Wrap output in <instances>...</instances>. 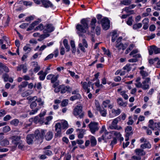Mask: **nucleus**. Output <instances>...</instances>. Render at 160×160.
<instances>
[{
  "label": "nucleus",
  "mask_w": 160,
  "mask_h": 160,
  "mask_svg": "<svg viewBox=\"0 0 160 160\" xmlns=\"http://www.w3.org/2000/svg\"><path fill=\"white\" fill-rule=\"evenodd\" d=\"M58 75H53L51 79V82L52 84V87L54 89L59 85V81L58 80Z\"/></svg>",
  "instance_id": "1a4fd4ad"
},
{
  "label": "nucleus",
  "mask_w": 160,
  "mask_h": 160,
  "mask_svg": "<svg viewBox=\"0 0 160 160\" xmlns=\"http://www.w3.org/2000/svg\"><path fill=\"white\" fill-rule=\"evenodd\" d=\"M81 97L80 94H77L76 95H74L71 97L70 98L71 101H73L75 100L80 98Z\"/></svg>",
  "instance_id": "e433bc0d"
},
{
  "label": "nucleus",
  "mask_w": 160,
  "mask_h": 160,
  "mask_svg": "<svg viewBox=\"0 0 160 160\" xmlns=\"http://www.w3.org/2000/svg\"><path fill=\"white\" fill-rule=\"evenodd\" d=\"M88 21H81V24H78L76 27L78 30V34L79 36H82L81 32L85 33L86 32L88 28Z\"/></svg>",
  "instance_id": "f257e3e1"
},
{
  "label": "nucleus",
  "mask_w": 160,
  "mask_h": 160,
  "mask_svg": "<svg viewBox=\"0 0 160 160\" xmlns=\"http://www.w3.org/2000/svg\"><path fill=\"white\" fill-rule=\"evenodd\" d=\"M72 90V88L68 86H65L64 85H58L54 89V91L56 93L60 92L62 94L66 92H70Z\"/></svg>",
  "instance_id": "f03ea898"
},
{
  "label": "nucleus",
  "mask_w": 160,
  "mask_h": 160,
  "mask_svg": "<svg viewBox=\"0 0 160 160\" xmlns=\"http://www.w3.org/2000/svg\"><path fill=\"white\" fill-rule=\"evenodd\" d=\"M68 99H64L61 102V106L62 107H65L67 106L68 103Z\"/></svg>",
  "instance_id": "3c124183"
},
{
  "label": "nucleus",
  "mask_w": 160,
  "mask_h": 160,
  "mask_svg": "<svg viewBox=\"0 0 160 160\" xmlns=\"http://www.w3.org/2000/svg\"><path fill=\"white\" fill-rule=\"evenodd\" d=\"M130 64H127L125 66L123 67V69L124 70H126L127 72H129L131 70Z\"/></svg>",
  "instance_id": "37998d69"
},
{
  "label": "nucleus",
  "mask_w": 160,
  "mask_h": 160,
  "mask_svg": "<svg viewBox=\"0 0 160 160\" xmlns=\"http://www.w3.org/2000/svg\"><path fill=\"white\" fill-rule=\"evenodd\" d=\"M134 122L133 120L132 119L131 117H129V120L127 122V124L128 125H132Z\"/></svg>",
  "instance_id": "0e129e2a"
},
{
  "label": "nucleus",
  "mask_w": 160,
  "mask_h": 160,
  "mask_svg": "<svg viewBox=\"0 0 160 160\" xmlns=\"http://www.w3.org/2000/svg\"><path fill=\"white\" fill-rule=\"evenodd\" d=\"M11 130L10 127L8 126H6L3 128V131L4 132L9 131Z\"/></svg>",
  "instance_id": "49530a36"
},
{
  "label": "nucleus",
  "mask_w": 160,
  "mask_h": 160,
  "mask_svg": "<svg viewBox=\"0 0 160 160\" xmlns=\"http://www.w3.org/2000/svg\"><path fill=\"white\" fill-rule=\"evenodd\" d=\"M98 111L100 112V113L102 116L104 117L106 116V115L107 114V110L104 108H101Z\"/></svg>",
  "instance_id": "72a5a7b5"
},
{
  "label": "nucleus",
  "mask_w": 160,
  "mask_h": 160,
  "mask_svg": "<svg viewBox=\"0 0 160 160\" xmlns=\"http://www.w3.org/2000/svg\"><path fill=\"white\" fill-rule=\"evenodd\" d=\"M122 43L120 42H118L115 45V47L118 50H120L122 49Z\"/></svg>",
  "instance_id": "864d4df0"
},
{
  "label": "nucleus",
  "mask_w": 160,
  "mask_h": 160,
  "mask_svg": "<svg viewBox=\"0 0 160 160\" xmlns=\"http://www.w3.org/2000/svg\"><path fill=\"white\" fill-rule=\"evenodd\" d=\"M55 127L56 133H55V136L57 137H60L62 136L61 132V128H62L61 125L60 123L58 122L56 124Z\"/></svg>",
  "instance_id": "f8f14e48"
},
{
  "label": "nucleus",
  "mask_w": 160,
  "mask_h": 160,
  "mask_svg": "<svg viewBox=\"0 0 160 160\" xmlns=\"http://www.w3.org/2000/svg\"><path fill=\"white\" fill-rule=\"evenodd\" d=\"M35 16L34 15H32L28 17H27L25 19V20H33L34 19H36Z\"/></svg>",
  "instance_id": "680f3d73"
},
{
  "label": "nucleus",
  "mask_w": 160,
  "mask_h": 160,
  "mask_svg": "<svg viewBox=\"0 0 160 160\" xmlns=\"http://www.w3.org/2000/svg\"><path fill=\"white\" fill-rule=\"evenodd\" d=\"M9 142L8 140L6 139H4L1 142V145L3 146H6L8 145Z\"/></svg>",
  "instance_id": "de8ad7c7"
},
{
  "label": "nucleus",
  "mask_w": 160,
  "mask_h": 160,
  "mask_svg": "<svg viewBox=\"0 0 160 160\" xmlns=\"http://www.w3.org/2000/svg\"><path fill=\"white\" fill-rule=\"evenodd\" d=\"M121 112L120 110L118 108L117 109H113L112 110V113L114 116L118 115L120 114Z\"/></svg>",
  "instance_id": "473e14b6"
},
{
  "label": "nucleus",
  "mask_w": 160,
  "mask_h": 160,
  "mask_svg": "<svg viewBox=\"0 0 160 160\" xmlns=\"http://www.w3.org/2000/svg\"><path fill=\"white\" fill-rule=\"evenodd\" d=\"M142 24L140 23L134 24L133 26V28L135 29L139 28L142 27Z\"/></svg>",
  "instance_id": "8fccbe9b"
},
{
  "label": "nucleus",
  "mask_w": 160,
  "mask_h": 160,
  "mask_svg": "<svg viewBox=\"0 0 160 160\" xmlns=\"http://www.w3.org/2000/svg\"><path fill=\"white\" fill-rule=\"evenodd\" d=\"M63 42L65 48L66 49H67V51L68 52L70 49V47L69 46L68 44L67 40L66 39H64Z\"/></svg>",
  "instance_id": "c9c22d12"
},
{
  "label": "nucleus",
  "mask_w": 160,
  "mask_h": 160,
  "mask_svg": "<svg viewBox=\"0 0 160 160\" xmlns=\"http://www.w3.org/2000/svg\"><path fill=\"white\" fill-rule=\"evenodd\" d=\"M17 71H20L22 69L23 72L25 73L27 70V66L25 64H22L19 65L17 68Z\"/></svg>",
  "instance_id": "412c9836"
},
{
  "label": "nucleus",
  "mask_w": 160,
  "mask_h": 160,
  "mask_svg": "<svg viewBox=\"0 0 160 160\" xmlns=\"http://www.w3.org/2000/svg\"><path fill=\"white\" fill-rule=\"evenodd\" d=\"M148 50L149 54L151 55L153 54V52L155 54L160 53V48L154 45L150 46Z\"/></svg>",
  "instance_id": "0eeeda50"
},
{
  "label": "nucleus",
  "mask_w": 160,
  "mask_h": 160,
  "mask_svg": "<svg viewBox=\"0 0 160 160\" xmlns=\"http://www.w3.org/2000/svg\"><path fill=\"white\" fill-rule=\"evenodd\" d=\"M141 148L143 149L145 148L150 149L151 147V145L150 143L149 142H145L144 144H142L140 146Z\"/></svg>",
  "instance_id": "a878e982"
},
{
  "label": "nucleus",
  "mask_w": 160,
  "mask_h": 160,
  "mask_svg": "<svg viewBox=\"0 0 160 160\" xmlns=\"http://www.w3.org/2000/svg\"><path fill=\"white\" fill-rule=\"evenodd\" d=\"M120 120L121 118L120 117L114 119L112 121L111 125L109 126V128L112 129L120 130L122 129V128L121 126L118 127L117 125L118 122Z\"/></svg>",
  "instance_id": "39448f33"
},
{
  "label": "nucleus",
  "mask_w": 160,
  "mask_h": 160,
  "mask_svg": "<svg viewBox=\"0 0 160 160\" xmlns=\"http://www.w3.org/2000/svg\"><path fill=\"white\" fill-rule=\"evenodd\" d=\"M12 118L11 116L9 115H7L5 117H4L3 120L5 121H7L11 119Z\"/></svg>",
  "instance_id": "6e6d98bb"
},
{
  "label": "nucleus",
  "mask_w": 160,
  "mask_h": 160,
  "mask_svg": "<svg viewBox=\"0 0 160 160\" xmlns=\"http://www.w3.org/2000/svg\"><path fill=\"white\" fill-rule=\"evenodd\" d=\"M95 32L96 34L99 35L101 33V28L100 27L97 26L95 30Z\"/></svg>",
  "instance_id": "4d7b16f0"
},
{
  "label": "nucleus",
  "mask_w": 160,
  "mask_h": 160,
  "mask_svg": "<svg viewBox=\"0 0 160 160\" xmlns=\"http://www.w3.org/2000/svg\"><path fill=\"white\" fill-rule=\"evenodd\" d=\"M38 21H35L32 23L27 30V31H29L32 30L33 27L35 26L38 22Z\"/></svg>",
  "instance_id": "2f4dec72"
},
{
  "label": "nucleus",
  "mask_w": 160,
  "mask_h": 160,
  "mask_svg": "<svg viewBox=\"0 0 160 160\" xmlns=\"http://www.w3.org/2000/svg\"><path fill=\"white\" fill-rule=\"evenodd\" d=\"M100 22L102 28L104 30H107L110 28V21H100Z\"/></svg>",
  "instance_id": "2eb2a0df"
},
{
  "label": "nucleus",
  "mask_w": 160,
  "mask_h": 160,
  "mask_svg": "<svg viewBox=\"0 0 160 160\" xmlns=\"http://www.w3.org/2000/svg\"><path fill=\"white\" fill-rule=\"evenodd\" d=\"M150 81V78H147L142 82V88L144 90L148 89L149 88V83Z\"/></svg>",
  "instance_id": "ddd939ff"
},
{
  "label": "nucleus",
  "mask_w": 160,
  "mask_h": 160,
  "mask_svg": "<svg viewBox=\"0 0 160 160\" xmlns=\"http://www.w3.org/2000/svg\"><path fill=\"white\" fill-rule=\"evenodd\" d=\"M108 133L109 134H110V133ZM111 133H112V136L113 135L116 136L117 138H119V137L121 136V134L119 132H117L115 131H111Z\"/></svg>",
  "instance_id": "4c0bfd02"
},
{
  "label": "nucleus",
  "mask_w": 160,
  "mask_h": 160,
  "mask_svg": "<svg viewBox=\"0 0 160 160\" xmlns=\"http://www.w3.org/2000/svg\"><path fill=\"white\" fill-rule=\"evenodd\" d=\"M111 133V131L110 132H105L104 135H103L101 137L102 139L104 140L106 139H109L112 137V133L108 134V133Z\"/></svg>",
  "instance_id": "5701e85b"
},
{
  "label": "nucleus",
  "mask_w": 160,
  "mask_h": 160,
  "mask_svg": "<svg viewBox=\"0 0 160 160\" xmlns=\"http://www.w3.org/2000/svg\"><path fill=\"white\" fill-rule=\"evenodd\" d=\"M7 113L6 111L3 109L0 110V117H2L4 116Z\"/></svg>",
  "instance_id": "13d9d810"
},
{
  "label": "nucleus",
  "mask_w": 160,
  "mask_h": 160,
  "mask_svg": "<svg viewBox=\"0 0 160 160\" xmlns=\"http://www.w3.org/2000/svg\"><path fill=\"white\" fill-rule=\"evenodd\" d=\"M62 128V129H67L68 127V125L67 122L65 120L62 121L61 122Z\"/></svg>",
  "instance_id": "cd10ccee"
},
{
  "label": "nucleus",
  "mask_w": 160,
  "mask_h": 160,
  "mask_svg": "<svg viewBox=\"0 0 160 160\" xmlns=\"http://www.w3.org/2000/svg\"><path fill=\"white\" fill-rule=\"evenodd\" d=\"M132 158L134 160H141V159L140 157L135 155L132 156Z\"/></svg>",
  "instance_id": "774afa93"
},
{
  "label": "nucleus",
  "mask_w": 160,
  "mask_h": 160,
  "mask_svg": "<svg viewBox=\"0 0 160 160\" xmlns=\"http://www.w3.org/2000/svg\"><path fill=\"white\" fill-rule=\"evenodd\" d=\"M78 132V137L79 138H82L84 135L85 134V130L83 129H77Z\"/></svg>",
  "instance_id": "4be33fe9"
},
{
  "label": "nucleus",
  "mask_w": 160,
  "mask_h": 160,
  "mask_svg": "<svg viewBox=\"0 0 160 160\" xmlns=\"http://www.w3.org/2000/svg\"><path fill=\"white\" fill-rule=\"evenodd\" d=\"M82 84V88L84 90L85 92H87V93H89L90 92V88H88V87H91L92 89H94L93 85L94 83H92L90 81H89L87 83L86 82H83L82 81L81 82Z\"/></svg>",
  "instance_id": "20e7f679"
},
{
  "label": "nucleus",
  "mask_w": 160,
  "mask_h": 160,
  "mask_svg": "<svg viewBox=\"0 0 160 160\" xmlns=\"http://www.w3.org/2000/svg\"><path fill=\"white\" fill-rule=\"evenodd\" d=\"M37 103L35 101H32V103L30 105V108L32 109L35 107L37 106Z\"/></svg>",
  "instance_id": "e2e57ef3"
},
{
  "label": "nucleus",
  "mask_w": 160,
  "mask_h": 160,
  "mask_svg": "<svg viewBox=\"0 0 160 160\" xmlns=\"http://www.w3.org/2000/svg\"><path fill=\"white\" fill-rule=\"evenodd\" d=\"M88 126L90 131L93 134L94 133L99 129L98 123L96 122H92L88 124Z\"/></svg>",
  "instance_id": "423d86ee"
},
{
  "label": "nucleus",
  "mask_w": 160,
  "mask_h": 160,
  "mask_svg": "<svg viewBox=\"0 0 160 160\" xmlns=\"http://www.w3.org/2000/svg\"><path fill=\"white\" fill-rule=\"evenodd\" d=\"M2 78L3 79L4 81L6 82L8 81V79L9 77L8 74L5 73L3 74Z\"/></svg>",
  "instance_id": "c03bdc74"
},
{
  "label": "nucleus",
  "mask_w": 160,
  "mask_h": 160,
  "mask_svg": "<svg viewBox=\"0 0 160 160\" xmlns=\"http://www.w3.org/2000/svg\"><path fill=\"white\" fill-rule=\"evenodd\" d=\"M44 26L42 24H40L38 26L35 28L36 30H40L41 31L42 30L44 29Z\"/></svg>",
  "instance_id": "5fc2aeb1"
},
{
  "label": "nucleus",
  "mask_w": 160,
  "mask_h": 160,
  "mask_svg": "<svg viewBox=\"0 0 160 160\" xmlns=\"http://www.w3.org/2000/svg\"><path fill=\"white\" fill-rule=\"evenodd\" d=\"M97 18L98 20L102 19L101 20H109L108 18L106 17H104L102 18V16L101 14H98L97 15Z\"/></svg>",
  "instance_id": "79ce46f5"
},
{
  "label": "nucleus",
  "mask_w": 160,
  "mask_h": 160,
  "mask_svg": "<svg viewBox=\"0 0 160 160\" xmlns=\"http://www.w3.org/2000/svg\"><path fill=\"white\" fill-rule=\"evenodd\" d=\"M42 3L43 6L45 8H48L49 7L50 2L47 0H42Z\"/></svg>",
  "instance_id": "c756f323"
},
{
  "label": "nucleus",
  "mask_w": 160,
  "mask_h": 160,
  "mask_svg": "<svg viewBox=\"0 0 160 160\" xmlns=\"http://www.w3.org/2000/svg\"><path fill=\"white\" fill-rule=\"evenodd\" d=\"M118 105L120 107H125L127 104V102H124L123 99L121 98H118L117 100Z\"/></svg>",
  "instance_id": "a211bd4d"
},
{
  "label": "nucleus",
  "mask_w": 160,
  "mask_h": 160,
  "mask_svg": "<svg viewBox=\"0 0 160 160\" xmlns=\"http://www.w3.org/2000/svg\"><path fill=\"white\" fill-rule=\"evenodd\" d=\"M131 3L130 0H125L122 1V3L125 5H128L130 4Z\"/></svg>",
  "instance_id": "603ef678"
},
{
  "label": "nucleus",
  "mask_w": 160,
  "mask_h": 160,
  "mask_svg": "<svg viewBox=\"0 0 160 160\" xmlns=\"http://www.w3.org/2000/svg\"><path fill=\"white\" fill-rule=\"evenodd\" d=\"M107 132V131L106 129L105 126L104 125H103L101 128V130L100 131V133H102L103 132L105 133V132Z\"/></svg>",
  "instance_id": "69168bd1"
},
{
  "label": "nucleus",
  "mask_w": 160,
  "mask_h": 160,
  "mask_svg": "<svg viewBox=\"0 0 160 160\" xmlns=\"http://www.w3.org/2000/svg\"><path fill=\"white\" fill-rule=\"evenodd\" d=\"M26 140L28 144H32L33 141L35 140L34 135L33 134L28 135L26 137Z\"/></svg>",
  "instance_id": "f3484780"
},
{
  "label": "nucleus",
  "mask_w": 160,
  "mask_h": 160,
  "mask_svg": "<svg viewBox=\"0 0 160 160\" xmlns=\"http://www.w3.org/2000/svg\"><path fill=\"white\" fill-rule=\"evenodd\" d=\"M29 44H28L24 47L23 50L25 51L26 52L28 51V52L31 51V48L29 47Z\"/></svg>",
  "instance_id": "09e8293b"
},
{
  "label": "nucleus",
  "mask_w": 160,
  "mask_h": 160,
  "mask_svg": "<svg viewBox=\"0 0 160 160\" xmlns=\"http://www.w3.org/2000/svg\"><path fill=\"white\" fill-rule=\"evenodd\" d=\"M136 154L138 156H143L145 154V152L144 151L140 149H136L135 150Z\"/></svg>",
  "instance_id": "b1692460"
},
{
  "label": "nucleus",
  "mask_w": 160,
  "mask_h": 160,
  "mask_svg": "<svg viewBox=\"0 0 160 160\" xmlns=\"http://www.w3.org/2000/svg\"><path fill=\"white\" fill-rule=\"evenodd\" d=\"M45 134L44 132L43 131H42L41 132L38 130H37L35 131L34 135V138L35 140L36 139H38L40 138L42 139Z\"/></svg>",
  "instance_id": "4468645a"
},
{
  "label": "nucleus",
  "mask_w": 160,
  "mask_h": 160,
  "mask_svg": "<svg viewBox=\"0 0 160 160\" xmlns=\"http://www.w3.org/2000/svg\"><path fill=\"white\" fill-rule=\"evenodd\" d=\"M28 82L27 81H24L22 82L20 85H19L18 88H19V91L21 92L22 88L26 87L28 84Z\"/></svg>",
  "instance_id": "bb28decb"
},
{
  "label": "nucleus",
  "mask_w": 160,
  "mask_h": 160,
  "mask_svg": "<svg viewBox=\"0 0 160 160\" xmlns=\"http://www.w3.org/2000/svg\"><path fill=\"white\" fill-rule=\"evenodd\" d=\"M140 73L143 78H144L145 77L148 76V72L143 70L140 71Z\"/></svg>",
  "instance_id": "ea45409f"
},
{
  "label": "nucleus",
  "mask_w": 160,
  "mask_h": 160,
  "mask_svg": "<svg viewBox=\"0 0 160 160\" xmlns=\"http://www.w3.org/2000/svg\"><path fill=\"white\" fill-rule=\"evenodd\" d=\"M91 145L92 147L95 146L97 144V141L95 138L92 136L90 138Z\"/></svg>",
  "instance_id": "c85d7f7f"
},
{
  "label": "nucleus",
  "mask_w": 160,
  "mask_h": 160,
  "mask_svg": "<svg viewBox=\"0 0 160 160\" xmlns=\"http://www.w3.org/2000/svg\"><path fill=\"white\" fill-rule=\"evenodd\" d=\"M38 123H40V124H42L43 123H44L46 125H48L49 124V122L50 120V116L47 117L46 118V119L45 121H43V118L39 117L38 120Z\"/></svg>",
  "instance_id": "aec40b11"
},
{
  "label": "nucleus",
  "mask_w": 160,
  "mask_h": 160,
  "mask_svg": "<svg viewBox=\"0 0 160 160\" xmlns=\"http://www.w3.org/2000/svg\"><path fill=\"white\" fill-rule=\"evenodd\" d=\"M50 147V146L49 145L47 147H46L44 148V153H45L47 155H49L50 153V151L49 150H47V149H49Z\"/></svg>",
  "instance_id": "a18cd8bd"
},
{
  "label": "nucleus",
  "mask_w": 160,
  "mask_h": 160,
  "mask_svg": "<svg viewBox=\"0 0 160 160\" xmlns=\"http://www.w3.org/2000/svg\"><path fill=\"white\" fill-rule=\"evenodd\" d=\"M19 122V120L17 119H14L10 122V123L15 126H17Z\"/></svg>",
  "instance_id": "a19ab883"
},
{
  "label": "nucleus",
  "mask_w": 160,
  "mask_h": 160,
  "mask_svg": "<svg viewBox=\"0 0 160 160\" xmlns=\"http://www.w3.org/2000/svg\"><path fill=\"white\" fill-rule=\"evenodd\" d=\"M110 102L111 101L110 100H106L102 102V106L104 108L108 107L110 109H112L113 107V105Z\"/></svg>",
  "instance_id": "dca6fc26"
},
{
  "label": "nucleus",
  "mask_w": 160,
  "mask_h": 160,
  "mask_svg": "<svg viewBox=\"0 0 160 160\" xmlns=\"http://www.w3.org/2000/svg\"><path fill=\"white\" fill-rule=\"evenodd\" d=\"M82 106L80 105H78L76 106L73 111V114L76 117L78 116V118H83L84 114L82 112Z\"/></svg>",
  "instance_id": "7ed1b4c3"
},
{
  "label": "nucleus",
  "mask_w": 160,
  "mask_h": 160,
  "mask_svg": "<svg viewBox=\"0 0 160 160\" xmlns=\"http://www.w3.org/2000/svg\"><path fill=\"white\" fill-rule=\"evenodd\" d=\"M37 97L36 96H34L33 97H28L27 99L30 102L32 101L33 100L37 101Z\"/></svg>",
  "instance_id": "bf43d9fd"
},
{
  "label": "nucleus",
  "mask_w": 160,
  "mask_h": 160,
  "mask_svg": "<svg viewBox=\"0 0 160 160\" xmlns=\"http://www.w3.org/2000/svg\"><path fill=\"white\" fill-rule=\"evenodd\" d=\"M38 75H40L39 78L41 80H43L45 79V76L47 75V73L44 74L43 71L42 70L40 71L38 73Z\"/></svg>",
  "instance_id": "7c9ffc66"
},
{
  "label": "nucleus",
  "mask_w": 160,
  "mask_h": 160,
  "mask_svg": "<svg viewBox=\"0 0 160 160\" xmlns=\"http://www.w3.org/2000/svg\"><path fill=\"white\" fill-rule=\"evenodd\" d=\"M35 64L34 65H35V67L33 70V71L34 72H38L40 69V67L38 65V62H34Z\"/></svg>",
  "instance_id": "58836bf2"
},
{
  "label": "nucleus",
  "mask_w": 160,
  "mask_h": 160,
  "mask_svg": "<svg viewBox=\"0 0 160 160\" xmlns=\"http://www.w3.org/2000/svg\"><path fill=\"white\" fill-rule=\"evenodd\" d=\"M46 139L47 141H49L50 140V132H48L45 136Z\"/></svg>",
  "instance_id": "338daca9"
},
{
  "label": "nucleus",
  "mask_w": 160,
  "mask_h": 160,
  "mask_svg": "<svg viewBox=\"0 0 160 160\" xmlns=\"http://www.w3.org/2000/svg\"><path fill=\"white\" fill-rule=\"evenodd\" d=\"M32 92V90H28L22 93L21 95L23 97H27L31 94Z\"/></svg>",
  "instance_id": "f704fd0d"
},
{
  "label": "nucleus",
  "mask_w": 160,
  "mask_h": 160,
  "mask_svg": "<svg viewBox=\"0 0 160 160\" xmlns=\"http://www.w3.org/2000/svg\"><path fill=\"white\" fill-rule=\"evenodd\" d=\"M10 138L12 140V144L16 146H17L19 143L22 142L21 140V137L19 136H13L11 137Z\"/></svg>",
  "instance_id": "9d476101"
},
{
  "label": "nucleus",
  "mask_w": 160,
  "mask_h": 160,
  "mask_svg": "<svg viewBox=\"0 0 160 160\" xmlns=\"http://www.w3.org/2000/svg\"><path fill=\"white\" fill-rule=\"evenodd\" d=\"M82 42V43L79 44L78 47L81 51L83 52H85L86 51L85 48H88V45L86 40L85 39L83 38Z\"/></svg>",
  "instance_id": "9b49d317"
},
{
  "label": "nucleus",
  "mask_w": 160,
  "mask_h": 160,
  "mask_svg": "<svg viewBox=\"0 0 160 160\" xmlns=\"http://www.w3.org/2000/svg\"><path fill=\"white\" fill-rule=\"evenodd\" d=\"M148 126L152 130H154L156 128H157L158 123L154 122L152 119H151L149 121Z\"/></svg>",
  "instance_id": "6ab92c4d"
},
{
  "label": "nucleus",
  "mask_w": 160,
  "mask_h": 160,
  "mask_svg": "<svg viewBox=\"0 0 160 160\" xmlns=\"http://www.w3.org/2000/svg\"><path fill=\"white\" fill-rule=\"evenodd\" d=\"M3 71H4L6 72H9V70L7 66L3 65L0 68V75L3 73Z\"/></svg>",
  "instance_id": "393cba45"
},
{
  "label": "nucleus",
  "mask_w": 160,
  "mask_h": 160,
  "mask_svg": "<svg viewBox=\"0 0 160 160\" xmlns=\"http://www.w3.org/2000/svg\"><path fill=\"white\" fill-rule=\"evenodd\" d=\"M45 29L43 31L44 34L41 35V38L42 39L45 38L49 36V32H50V25L49 24H48L44 27Z\"/></svg>",
  "instance_id": "6e6552de"
},
{
  "label": "nucleus",
  "mask_w": 160,
  "mask_h": 160,
  "mask_svg": "<svg viewBox=\"0 0 160 160\" xmlns=\"http://www.w3.org/2000/svg\"><path fill=\"white\" fill-rule=\"evenodd\" d=\"M37 101L38 103V104L39 106H42L44 103V102L42 101L41 98L37 99Z\"/></svg>",
  "instance_id": "052dcab7"
}]
</instances>
